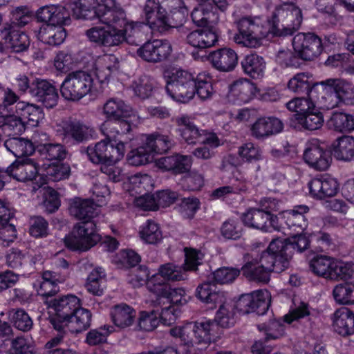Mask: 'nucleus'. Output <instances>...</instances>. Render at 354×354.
Instances as JSON below:
<instances>
[{
    "label": "nucleus",
    "instance_id": "nucleus-1",
    "mask_svg": "<svg viewBox=\"0 0 354 354\" xmlns=\"http://www.w3.org/2000/svg\"><path fill=\"white\" fill-rule=\"evenodd\" d=\"M200 252L194 249L185 248V259L183 266L174 263H166L159 266L158 272L151 276L148 290L152 292V286L156 285H169V282H176L187 279L186 272L196 271L200 263Z\"/></svg>",
    "mask_w": 354,
    "mask_h": 354
},
{
    "label": "nucleus",
    "instance_id": "nucleus-2",
    "mask_svg": "<svg viewBox=\"0 0 354 354\" xmlns=\"http://www.w3.org/2000/svg\"><path fill=\"white\" fill-rule=\"evenodd\" d=\"M269 31L275 37H286L297 31L303 21L301 9L294 3L280 4L268 19Z\"/></svg>",
    "mask_w": 354,
    "mask_h": 354
},
{
    "label": "nucleus",
    "instance_id": "nucleus-3",
    "mask_svg": "<svg viewBox=\"0 0 354 354\" xmlns=\"http://www.w3.org/2000/svg\"><path fill=\"white\" fill-rule=\"evenodd\" d=\"M286 105L289 111L295 113L290 118L291 127L308 131H315L322 127L324 115L310 99L295 97Z\"/></svg>",
    "mask_w": 354,
    "mask_h": 354
},
{
    "label": "nucleus",
    "instance_id": "nucleus-4",
    "mask_svg": "<svg viewBox=\"0 0 354 354\" xmlns=\"http://www.w3.org/2000/svg\"><path fill=\"white\" fill-rule=\"evenodd\" d=\"M126 140L117 138L115 135H106V138L97 142L94 147L88 146L81 149L86 153L89 160L95 164H115L120 160L126 151Z\"/></svg>",
    "mask_w": 354,
    "mask_h": 354
},
{
    "label": "nucleus",
    "instance_id": "nucleus-5",
    "mask_svg": "<svg viewBox=\"0 0 354 354\" xmlns=\"http://www.w3.org/2000/svg\"><path fill=\"white\" fill-rule=\"evenodd\" d=\"M195 296L203 303L209 305V308H214L219 304V309L216 313L214 319L216 328H230L235 323L234 315L232 310H229L223 304L225 299L224 292L220 291L215 284L210 282H205L198 286L196 289Z\"/></svg>",
    "mask_w": 354,
    "mask_h": 354
},
{
    "label": "nucleus",
    "instance_id": "nucleus-6",
    "mask_svg": "<svg viewBox=\"0 0 354 354\" xmlns=\"http://www.w3.org/2000/svg\"><path fill=\"white\" fill-rule=\"evenodd\" d=\"M196 78L187 71L173 68L168 72L165 90L174 100L187 103L194 97Z\"/></svg>",
    "mask_w": 354,
    "mask_h": 354
},
{
    "label": "nucleus",
    "instance_id": "nucleus-7",
    "mask_svg": "<svg viewBox=\"0 0 354 354\" xmlns=\"http://www.w3.org/2000/svg\"><path fill=\"white\" fill-rule=\"evenodd\" d=\"M54 314L48 317L50 324L55 330H61L68 323L73 324V315L80 306V299L74 295H67L46 301Z\"/></svg>",
    "mask_w": 354,
    "mask_h": 354
},
{
    "label": "nucleus",
    "instance_id": "nucleus-8",
    "mask_svg": "<svg viewBox=\"0 0 354 354\" xmlns=\"http://www.w3.org/2000/svg\"><path fill=\"white\" fill-rule=\"evenodd\" d=\"M93 79L84 71H75L66 75L60 86V93L64 100L77 102L91 92Z\"/></svg>",
    "mask_w": 354,
    "mask_h": 354
},
{
    "label": "nucleus",
    "instance_id": "nucleus-9",
    "mask_svg": "<svg viewBox=\"0 0 354 354\" xmlns=\"http://www.w3.org/2000/svg\"><path fill=\"white\" fill-rule=\"evenodd\" d=\"M93 221H82L74 226L71 234L64 239L66 246L71 250L86 251L102 240Z\"/></svg>",
    "mask_w": 354,
    "mask_h": 354
},
{
    "label": "nucleus",
    "instance_id": "nucleus-10",
    "mask_svg": "<svg viewBox=\"0 0 354 354\" xmlns=\"http://www.w3.org/2000/svg\"><path fill=\"white\" fill-rule=\"evenodd\" d=\"M238 32L234 39L236 44L250 48L261 44V39L268 36L270 31L263 26L259 19L244 17L236 21Z\"/></svg>",
    "mask_w": 354,
    "mask_h": 354
},
{
    "label": "nucleus",
    "instance_id": "nucleus-11",
    "mask_svg": "<svg viewBox=\"0 0 354 354\" xmlns=\"http://www.w3.org/2000/svg\"><path fill=\"white\" fill-rule=\"evenodd\" d=\"M257 259L265 269L270 273L272 272L280 273L289 267L290 261L283 251L281 239H277L272 241L268 248L263 251Z\"/></svg>",
    "mask_w": 354,
    "mask_h": 354
},
{
    "label": "nucleus",
    "instance_id": "nucleus-12",
    "mask_svg": "<svg viewBox=\"0 0 354 354\" xmlns=\"http://www.w3.org/2000/svg\"><path fill=\"white\" fill-rule=\"evenodd\" d=\"M271 303V295L267 290H258L240 296L235 304L236 309L242 314L256 313L264 315Z\"/></svg>",
    "mask_w": 354,
    "mask_h": 354
},
{
    "label": "nucleus",
    "instance_id": "nucleus-13",
    "mask_svg": "<svg viewBox=\"0 0 354 354\" xmlns=\"http://www.w3.org/2000/svg\"><path fill=\"white\" fill-rule=\"evenodd\" d=\"M26 19V16L20 17L19 21H13L0 30V39L15 53L26 51L30 46L28 36L17 28V25L24 26L27 24Z\"/></svg>",
    "mask_w": 354,
    "mask_h": 354
},
{
    "label": "nucleus",
    "instance_id": "nucleus-14",
    "mask_svg": "<svg viewBox=\"0 0 354 354\" xmlns=\"http://www.w3.org/2000/svg\"><path fill=\"white\" fill-rule=\"evenodd\" d=\"M331 149H327L318 140H312L306 145L303 158L310 167L317 171H326L331 165Z\"/></svg>",
    "mask_w": 354,
    "mask_h": 354
},
{
    "label": "nucleus",
    "instance_id": "nucleus-15",
    "mask_svg": "<svg viewBox=\"0 0 354 354\" xmlns=\"http://www.w3.org/2000/svg\"><path fill=\"white\" fill-rule=\"evenodd\" d=\"M293 50L304 61L317 58L323 51L321 38L313 32H299L292 39Z\"/></svg>",
    "mask_w": 354,
    "mask_h": 354
},
{
    "label": "nucleus",
    "instance_id": "nucleus-16",
    "mask_svg": "<svg viewBox=\"0 0 354 354\" xmlns=\"http://www.w3.org/2000/svg\"><path fill=\"white\" fill-rule=\"evenodd\" d=\"M321 92L334 96L335 103L334 107L339 102L352 104L354 102V86L349 82L340 78H328L320 81Z\"/></svg>",
    "mask_w": 354,
    "mask_h": 354
},
{
    "label": "nucleus",
    "instance_id": "nucleus-17",
    "mask_svg": "<svg viewBox=\"0 0 354 354\" xmlns=\"http://www.w3.org/2000/svg\"><path fill=\"white\" fill-rule=\"evenodd\" d=\"M104 6L105 9L102 10L100 19V21L102 23L121 30L127 29L130 32H132L138 25V22L127 19L123 8L115 0H111L109 3H104Z\"/></svg>",
    "mask_w": 354,
    "mask_h": 354
},
{
    "label": "nucleus",
    "instance_id": "nucleus-18",
    "mask_svg": "<svg viewBox=\"0 0 354 354\" xmlns=\"http://www.w3.org/2000/svg\"><path fill=\"white\" fill-rule=\"evenodd\" d=\"M172 51L171 44L167 40L147 41L137 49V55L149 63H159L166 60Z\"/></svg>",
    "mask_w": 354,
    "mask_h": 354
},
{
    "label": "nucleus",
    "instance_id": "nucleus-19",
    "mask_svg": "<svg viewBox=\"0 0 354 354\" xmlns=\"http://www.w3.org/2000/svg\"><path fill=\"white\" fill-rule=\"evenodd\" d=\"M216 329V322L212 319L190 322L185 324V333L187 337V346H193L201 343L211 342L213 333Z\"/></svg>",
    "mask_w": 354,
    "mask_h": 354
},
{
    "label": "nucleus",
    "instance_id": "nucleus-20",
    "mask_svg": "<svg viewBox=\"0 0 354 354\" xmlns=\"http://www.w3.org/2000/svg\"><path fill=\"white\" fill-rule=\"evenodd\" d=\"M156 297V300L158 303L161 300H165L167 303L169 304V308H165L161 315V322L164 324L170 325L171 323L167 322V319L165 316L170 311L171 305L183 306L187 303L185 298V291L183 288H171L170 285H159L156 284V286H152V292Z\"/></svg>",
    "mask_w": 354,
    "mask_h": 354
},
{
    "label": "nucleus",
    "instance_id": "nucleus-21",
    "mask_svg": "<svg viewBox=\"0 0 354 354\" xmlns=\"http://www.w3.org/2000/svg\"><path fill=\"white\" fill-rule=\"evenodd\" d=\"M31 96L48 109L55 108L59 98L55 86L44 79L32 81Z\"/></svg>",
    "mask_w": 354,
    "mask_h": 354
},
{
    "label": "nucleus",
    "instance_id": "nucleus-22",
    "mask_svg": "<svg viewBox=\"0 0 354 354\" xmlns=\"http://www.w3.org/2000/svg\"><path fill=\"white\" fill-rule=\"evenodd\" d=\"M63 140L67 144L80 145L93 138V128L77 120H69L64 123Z\"/></svg>",
    "mask_w": 354,
    "mask_h": 354
},
{
    "label": "nucleus",
    "instance_id": "nucleus-23",
    "mask_svg": "<svg viewBox=\"0 0 354 354\" xmlns=\"http://www.w3.org/2000/svg\"><path fill=\"white\" fill-rule=\"evenodd\" d=\"M287 88L298 95H306L309 98L315 93L321 92L320 82L314 80L310 73H298L289 80Z\"/></svg>",
    "mask_w": 354,
    "mask_h": 354
},
{
    "label": "nucleus",
    "instance_id": "nucleus-24",
    "mask_svg": "<svg viewBox=\"0 0 354 354\" xmlns=\"http://www.w3.org/2000/svg\"><path fill=\"white\" fill-rule=\"evenodd\" d=\"M39 21L44 25H67L71 23L70 12L62 5H48L40 8L36 13Z\"/></svg>",
    "mask_w": 354,
    "mask_h": 354
},
{
    "label": "nucleus",
    "instance_id": "nucleus-25",
    "mask_svg": "<svg viewBox=\"0 0 354 354\" xmlns=\"http://www.w3.org/2000/svg\"><path fill=\"white\" fill-rule=\"evenodd\" d=\"M104 4L97 0H75L70 4V8L76 19L100 21L102 12L105 9Z\"/></svg>",
    "mask_w": 354,
    "mask_h": 354
},
{
    "label": "nucleus",
    "instance_id": "nucleus-26",
    "mask_svg": "<svg viewBox=\"0 0 354 354\" xmlns=\"http://www.w3.org/2000/svg\"><path fill=\"white\" fill-rule=\"evenodd\" d=\"M207 59L214 68L223 73L234 71L238 64V55L230 48H221L212 51Z\"/></svg>",
    "mask_w": 354,
    "mask_h": 354
},
{
    "label": "nucleus",
    "instance_id": "nucleus-27",
    "mask_svg": "<svg viewBox=\"0 0 354 354\" xmlns=\"http://www.w3.org/2000/svg\"><path fill=\"white\" fill-rule=\"evenodd\" d=\"M10 177L18 181H33L39 174L38 166L30 158L17 160L7 167Z\"/></svg>",
    "mask_w": 354,
    "mask_h": 354
},
{
    "label": "nucleus",
    "instance_id": "nucleus-28",
    "mask_svg": "<svg viewBox=\"0 0 354 354\" xmlns=\"http://www.w3.org/2000/svg\"><path fill=\"white\" fill-rule=\"evenodd\" d=\"M245 264L241 267L242 274L248 281L259 284H267L270 280V272L251 257L249 254L244 256Z\"/></svg>",
    "mask_w": 354,
    "mask_h": 354
},
{
    "label": "nucleus",
    "instance_id": "nucleus-29",
    "mask_svg": "<svg viewBox=\"0 0 354 354\" xmlns=\"http://www.w3.org/2000/svg\"><path fill=\"white\" fill-rule=\"evenodd\" d=\"M283 122L275 117H264L257 120L251 127V134L257 139H265L282 131Z\"/></svg>",
    "mask_w": 354,
    "mask_h": 354
},
{
    "label": "nucleus",
    "instance_id": "nucleus-30",
    "mask_svg": "<svg viewBox=\"0 0 354 354\" xmlns=\"http://www.w3.org/2000/svg\"><path fill=\"white\" fill-rule=\"evenodd\" d=\"M147 24L153 30L161 33L164 19L166 16V9L162 6L159 0H146L143 8Z\"/></svg>",
    "mask_w": 354,
    "mask_h": 354
},
{
    "label": "nucleus",
    "instance_id": "nucleus-31",
    "mask_svg": "<svg viewBox=\"0 0 354 354\" xmlns=\"http://www.w3.org/2000/svg\"><path fill=\"white\" fill-rule=\"evenodd\" d=\"M69 213L82 221H92L98 214V206L90 199L75 197L69 201Z\"/></svg>",
    "mask_w": 354,
    "mask_h": 354
},
{
    "label": "nucleus",
    "instance_id": "nucleus-32",
    "mask_svg": "<svg viewBox=\"0 0 354 354\" xmlns=\"http://www.w3.org/2000/svg\"><path fill=\"white\" fill-rule=\"evenodd\" d=\"M335 333L346 337L354 334V312L346 307L337 309L333 316Z\"/></svg>",
    "mask_w": 354,
    "mask_h": 354
},
{
    "label": "nucleus",
    "instance_id": "nucleus-33",
    "mask_svg": "<svg viewBox=\"0 0 354 354\" xmlns=\"http://www.w3.org/2000/svg\"><path fill=\"white\" fill-rule=\"evenodd\" d=\"M156 165L162 170L170 171L171 174L177 175L189 171L191 168L192 161L190 157L176 153L158 159Z\"/></svg>",
    "mask_w": 354,
    "mask_h": 354
},
{
    "label": "nucleus",
    "instance_id": "nucleus-34",
    "mask_svg": "<svg viewBox=\"0 0 354 354\" xmlns=\"http://www.w3.org/2000/svg\"><path fill=\"white\" fill-rule=\"evenodd\" d=\"M255 85L248 80H239L230 85L228 99L234 104L248 102L256 93Z\"/></svg>",
    "mask_w": 354,
    "mask_h": 354
},
{
    "label": "nucleus",
    "instance_id": "nucleus-35",
    "mask_svg": "<svg viewBox=\"0 0 354 354\" xmlns=\"http://www.w3.org/2000/svg\"><path fill=\"white\" fill-rule=\"evenodd\" d=\"M310 194L315 198L324 199L334 196L338 191L339 185L333 178H313L308 183Z\"/></svg>",
    "mask_w": 354,
    "mask_h": 354
},
{
    "label": "nucleus",
    "instance_id": "nucleus-36",
    "mask_svg": "<svg viewBox=\"0 0 354 354\" xmlns=\"http://www.w3.org/2000/svg\"><path fill=\"white\" fill-rule=\"evenodd\" d=\"M136 118V115L133 111L132 115L126 118H117L113 121L105 120L102 125V131L106 135H115L122 140V136L130 133L133 128L136 127L133 123Z\"/></svg>",
    "mask_w": 354,
    "mask_h": 354
},
{
    "label": "nucleus",
    "instance_id": "nucleus-37",
    "mask_svg": "<svg viewBox=\"0 0 354 354\" xmlns=\"http://www.w3.org/2000/svg\"><path fill=\"white\" fill-rule=\"evenodd\" d=\"M331 151L338 160L350 162L354 160V137L343 136L338 138L332 144Z\"/></svg>",
    "mask_w": 354,
    "mask_h": 354
},
{
    "label": "nucleus",
    "instance_id": "nucleus-38",
    "mask_svg": "<svg viewBox=\"0 0 354 354\" xmlns=\"http://www.w3.org/2000/svg\"><path fill=\"white\" fill-rule=\"evenodd\" d=\"M64 25H43L38 32V39L50 46L62 44L66 37Z\"/></svg>",
    "mask_w": 354,
    "mask_h": 354
},
{
    "label": "nucleus",
    "instance_id": "nucleus-39",
    "mask_svg": "<svg viewBox=\"0 0 354 354\" xmlns=\"http://www.w3.org/2000/svg\"><path fill=\"white\" fill-rule=\"evenodd\" d=\"M16 113L21 115L24 121L32 127L38 126L44 118L43 109L37 104L19 102L16 104Z\"/></svg>",
    "mask_w": 354,
    "mask_h": 354
},
{
    "label": "nucleus",
    "instance_id": "nucleus-40",
    "mask_svg": "<svg viewBox=\"0 0 354 354\" xmlns=\"http://www.w3.org/2000/svg\"><path fill=\"white\" fill-rule=\"evenodd\" d=\"M133 110L122 100L112 97L108 100L104 104L103 113L106 116V120L113 121L117 118H126L132 115Z\"/></svg>",
    "mask_w": 354,
    "mask_h": 354
},
{
    "label": "nucleus",
    "instance_id": "nucleus-41",
    "mask_svg": "<svg viewBox=\"0 0 354 354\" xmlns=\"http://www.w3.org/2000/svg\"><path fill=\"white\" fill-rule=\"evenodd\" d=\"M188 15V10L185 6H179L173 8L168 14L166 11V16L164 19V24L161 33H165L171 28H179L180 31L186 34L187 28L183 27V23L186 21Z\"/></svg>",
    "mask_w": 354,
    "mask_h": 354
},
{
    "label": "nucleus",
    "instance_id": "nucleus-42",
    "mask_svg": "<svg viewBox=\"0 0 354 354\" xmlns=\"http://www.w3.org/2000/svg\"><path fill=\"white\" fill-rule=\"evenodd\" d=\"M4 145L18 159L29 156L37 151L33 143L30 140L24 138H9L5 141Z\"/></svg>",
    "mask_w": 354,
    "mask_h": 354
},
{
    "label": "nucleus",
    "instance_id": "nucleus-43",
    "mask_svg": "<svg viewBox=\"0 0 354 354\" xmlns=\"http://www.w3.org/2000/svg\"><path fill=\"white\" fill-rule=\"evenodd\" d=\"M269 214L259 208H250L241 216L243 223L248 227L268 232Z\"/></svg>",
    "mask_w": 354,
    "mask_h": 354
},
{
    "label": "nucleus",
    "instance_id": "nucleus-44",
    "mask_svg": "<svg viewBox=\"0 0 354 354\" xmlns=\"http://www.w3.org/2000/svg\"><path fill=\"white\" fill-rule=\"evenodd\" d=\"M173 120L179 127L178 131L182 138L188 144H196L198 142L200 138H202L203 134L201 133L190 118L187 115L176 117Z\"/></svg>",
    "mask_w": 354,
    "mask_h": 354
},
{
    "label": "nucleus",
    "instance_id": "nucleus-45",
    "mask_svg": "<svg viewBox=\"0 0 354 354\" xmlns=\"http://www.w3.org/2000/svg\"><path fill=\"white\" fill-rule=\"evenodd\" d=\"M136 310L126 304L114 306L111 310V316L114 324L124 328L130 326L134 322Z\"/></svg>",
    "mask_w": 354,
    "mask_h": 354
},
{
    "label": "nucleus",
    "instance_id": "nucleus-46",
    "mask_svg": "<svg viewBox=\"0 0 354 354\" xmlns=\"http://www.w3.org/2000/svg\"><path fill=\"white\" fill-rule=\"evenodd\" d=\"M328 129L339 133L354 130V115L344 112H333L326 123Z\"/></svg>",
    "mask_w": 354,
    "mask_h": 354
},
{
    "label": "nucleus",
    "instance_id": "nucleus-47",
    "mask_svg": "<svg viewBox=\"0 0 354 354\" xmlns=\"http://www.w3.org/2000/svg\"><path fill=\"white\" fill-rule=\"evenodd\" d=\"M311 241H313L312 239H310L305 234H297L286 239H281L284 253L289 261L295 250L302 252L309 248Z\"/></svg>",
    "mask_w": 354,
    "mask_h": 354
},
{
    "label": "nucleus",
    "instance_id": "nucleus-48",
    "mask_svg": "<svg viewBox=\"0 0 354 354\" xmlns=\"http://www.w3.org/2000/svg\"><path fill=\"white\" fill-rule=\"evenodd\" d=\"M243 72L252 78H259L263 76L266 68L264 59L257 55H246L241 62Z\"/></svg>",
    "mask_w": 354,
    "mask_h": 354
},
{
    "label": "nucleus",
    "instance_id": "nucleus-49",
    "mask_svg": "<svg viewBox=\"0 0 354 354\" xmlns=\"http://www.w3.org/2000/svg\"><path fill=\"white\" fill-rule=\"evenodd\" d=\"M91 313L88 310L82 308L80 305L73 315V324L70 322L68 325L66 326L67 330L73 333H80L86 330L91 326Z\"/></svg>",
    "mask_w": 354,
    "mask_h": 354
},
{
    "label": "nucleus",
    "instance_id": "nucleus-50",
    "mask_svg": "<svg viewBox=\"0 0 354 354\" xmlns=\"http://www.w3.org/2000/svg\"><path fill=\"white\" fill-rule=\"evenodd\" d=\"M309 211L307 205H297L292 209L283 212L285 225L288 227H298L303 230L306 227V220L304 214Z\"/></svg>",
    "mask_w": 354,
    "mask_h": 354
},
{
    "label": "nucleus",
    "instance_id": "nucleus-51",
    "mask_svg": "<svg viewBox=\"0 0 354 354\" xmlns=\"http://www.w3.org/2000/svg\"><path fill=\"white\" fill-rule=\"evenodd\" d=\"M147 145L152 153H162L168 151L174 145V140L168 136L154 133L147 136Z\"/></svg>",
    "mask_w": 354,
    "mask_h": 354
},
{
    "label": "nucleus",
    "instance_id": "nucleus-52",
    "mask_svg": "<svg viewBox=\"0 0 354 354\" xmlns=\"http://www.w3.org/2000/svg\"><path fill=\"white\" fill-rule=\"evenodd\" d=\"M335 259L326 255H316L309 262L310 270L317 276L328 279Z\"/></svg>",
    "mask_w": 354,
    "mask_h": 354
},
{
    "label": "nucleus",
    "instance_id": "nucleus-53",
    "mask_svg": "<svg viewBox=\"0 0 354 354\" xmlns=\"http://www.w3.org/2000/svg\"><path fill=\"white\" fill-rule=\"evenodd\" d=\"M37 151L44 159L62 160L66 158L68 151L59 143H45L37 147Z\"/></svg>",
    "mask_w": 354,
    "mask_h": 354
},
{
    "label": "nucleus",
    "instance_id": "nucleus-54",
    "mask_svg": "<svg viewBox=\"0 0 354 354\" xmlns=\"http://www.w3.org/2000/svg\"><path fill=\"white\" fill-rule=\"evenodd\" d=\"M259 330L264 335V342L276 340L283 336L285 325L283 322L277 319H272L268 322L260 324L257 326Z\"/></svg>",
    "mask_w": 354,
    "mask_h": 354
},
{
    "label": "nucleus",
    "instance_id": "nucleus-55",
    "mask_svg": "<svg viewBox=\"0 0 354 354\" xmlns=\"http://www.w3.org/2000/svg\"><path fill=\"white\" fill-rule=\"evenodd\" d=\"M333 296L339 304H354V283L344 282L336 285L333 290Z\"/></svg>",
    "mask_w": 354,
    "mask_h": 354
},
{
    "label": "nucleus",
    "instance_id": "nucleus-56",
    "mask_svg": "<svg viewBox=\"0 0 354 354\" xmlns=\"http://www.w3.org/2000/svg\"><path fill=\"white\" fill-rule=\"evenodd\" d=\"M127 159L129 165L133 166H140L151 162L153 159V154L149 151V148L147 142L138 148L131 150Z\"/></svg>",
    "mask_w": 354,
    "mask_h": 354
},
{
    "label": "nucleus",
    "instance_id": "nucleus-57",
    "mask_svg": "<svg viewBox=\"0 0 354 354\" xmlns=\"http://www.w3.org/2000/svg\"><path fill=\"white\" fill-rule=\"evenodd\" d=\"M132 88L137 96L146 99L151 95L154 81L149 75L142 74L133 80Z\"/></svg>",
    "mask_w": 354,
    "mask_h": 354
},
{
    "label": "nucleus",
    "instance_id": "nucleus-58",
    "mask_svg": "<svg viewBox=\"0 0 354 354\" xmlns=\"http://www.w3.org/2000/svg\"><path fill=\"white\" fill-rule=\"evenodd\" d=\"M10 322L13 326L22 332L30 331L33 326V321L28 313L22 308L13 309L10 313Z\"/></svg>",
    "mask_w": 354,
    "mask_h": 354
},
{
    "label": "nucleus",
    "instance_id": "nucleus-59",
    "mask_svg": "<svg viewBox=\"0 0 354 354\" xmlns=\"http://www.w3.org/2000/svg\"><path fill=\"white\" fill-rule=\"evenodd\" d=\"M276 62L283 68H300L304 60L295 50H280L276 56Z\"/></svg>",
    "mask_w": 354,
    "mask_h": 354
},
{
    "label": "nucleus",
    "instance_id": "nucleus-60",
    "mask_svg": "<svg viewBox=\"0 0 354 354\" xmlns=\"http://www.w3.org/2000/svg\"><path fill=\"white\" fill-rule=\"evenodd\" d=\"M140 236L146 243L156 244L162 239V232L158 225L148 220L140 231Z\"/></svg>",
    "mask_w": 354,
    "mask_h": 354
},
{
    "label": "nucleus",
    "instance_id": "nucleus-61",
    "mask_svg": "<svg viewBox=\"0 0 354 354\" xmlns=\"http://www.w3.org/2000/svg\"><path fill=\"white\" fill-rule=\"evenodd\" d=\"M210 77L205 74H199L196 78L194 95L197 94L202 100L210 98L213 95V88Z\"/></svg>",
    "mask_w": 354,
    "mask_h": 354
},
{
    "label": "nucleus",
    "instance_id": "nucleus-62",
    "mask_svg": "<svg viewBox=\"0 0 354 354\" xmlns=\"http://www.w3.org/2000/svg\"><path fill=\"white\" fill-rule=\"evenodd\" d=\"M113 331V327L104 326L91 330L86 335V342L90 346L102 344L106 342L107 337Z\"/></svg>",
    "mask_w": 354,
    "mask_h": 354
},
{
    "label": "nucleus",
    "instance_id": "nucleus-63",
    "mask_svg": "<svg viewBox=\"0 0 354 354\" xmlns=\"http://www.w3.org/2000/svg\"><path fill=\"white\" fill-rule=\"evenodd\" d=\"M29 233L35 238L45 237L48 234V223L41 216H33L29 219Z\"/></svg>",
    "mask_w": 354,
    "mask_h": 354
},
{
    "label": "nucleus",
    "instance_id": "nucleus-64",
    "mask_svg": "<svg viewBox=\"0 0 354 354\" xmlns=\"http://www.w3.org/2000/svg\"><path fill=\"white\" fill-rule=\"evenodd\" d=\"M10 353L6 354H35V346L24 336H18L11 341Z\"/></svg>",
    "mask_w": 354,
    "mask_h": 354
}]
</instances>
